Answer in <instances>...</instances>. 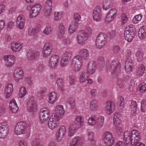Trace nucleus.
<instances>
[{"instance_id":"obj_41","label":"nucleus","mask_w":146,"mask_h":146,"mask_svg":"<svg viewBox=\"0 0 146 146\" xmlns=\"http://www.w3.org/2000/svg\"><path fill=\"white\" fill-rule=\"evenodd\" d=\"M82 141V139L79 137L74 138L70 143V146H78L79 144Z\"/></svg>"},{"instance_id":"obj_14","label":"nucleus","mask_w":146,"mask_h":146,"mask_svg":"<svg viewBox=\"0 0 146 146\" xmlns=\"http://www.w3.org/2000/svg\"><path fill=\"white\" fill-rule=\"evenodd\" d=\"M15 57L13 55H5L3 57L5 64L7 67H10L14 64L15 61Z\"/></svg>"},{"instance_id":"obj_61","label":"nucleus","mask_w":146,"mask_h":146,"mask_svg":"<svg viewBox=\"0 0 146 146\" xmlns=\"http://www.w3.org/2000/svg\"><path fill=\"white\" fill-rule=\"evenodd\" d=\"M141 110L142 112L146 111V102L143 100L141 102Z\"/></svg>"},{"instance_id":"obj_8","label":"nucleus","mask_w":146,"mask_h":146,"mask_svg":"<svg viewBox=\"0 0 146 146\" xmlns=\"http://www.w3.org/2000/svg\"><path fill=\"white\" fill-rule=\"evenodd\" d=\"M26 125L25 122L21 121L16 125L14 129V133L17 135L24 134L27 129H25Z\"/></svg>"},{"instance_id":"obj_50","label":"nucleus","mask_w":146,"mask_h":146,"mask_svg":"<svg viewBox=\"0 0 146 146\" xmlns=\"http://www.w3.org/2000/svg\"><path fill=\"white\" fill-rule=\"evenodd\" d=\"M63 80L62 78H60L57 79L56 83L59 89L62 90L63 89Z\"/></svg>"},{"instance_id":"obj_21","label":"nucleus","mask_w":146,"mask_h":146,"mask_svg":"<svg viewBox=\"0 0 146 146\" xmlns=\"http://www.w3.org/2000/svg\"><path fill=\"white\" fill-rule=\"evenodd\" d=\"M65 113L64 110L61 105L57 106L56 109L55 113L52 114V115L60 119L64 115Z\"/></svg>"},{"instance_id":"obj_23","label":"nucleus","mask_w":146,"mask_h":146,"mask_svg":"<svg viewBox=\"0 0 146 146\" xmlns=\"http://www.w3.org/2000/svg\"><path fill=\"white\" fill-rule=\"evenodd\" d=\"M7 126L4 123L0 124V138H4L7 136L8 131Z\"/></svg>"},{"instance_id":"obj_57","label":"nucleus","mask_w":146,"mask_h":146,"mask_svg":"<svg viewBox=\"0 0 146 146\" xmlns=\"http://www.w3.org/2000/svg\"><path fill=\"white\" fill-rule=\"evenodd\" d=\"M142 15L141 14H139L136 15L133 18L132 21L134 23H137L138 21H140L142 18Z\"/></svg>"},{"instance_id":"obj_28","label":"nucleus","mask_w":146,"mask_h":146,"mask_svg":"<svg viewBox=\"0 0 146 146\" xmlns=\"http://www.w3.org/2000/svg\"><path fill=\"white\" fill-rule=\"evenodd\" d=\"M9 108L13 113L17 112L19 108L15 99H12L9 104Z\"/></svg>"},{"instance_id":"obj_52","label":"nucleus","mask_w":146,"mask_h":146,"mask_svg":"<svg viewBox=\"0 0 146 146\" xmlns=\"http://www.w3.org/2000/svg\"><path fill=\"white\" fill-rule=\"evenodd\" d=\"M59 38L61 39L64 44L66 45L69 44L71 43V39L69 37L66 38L63 36L62 37Z\"/></svg>"},{"instance_id":"obj_20","label":"nucleus","mask_w":146,"mask_h":146,"mask_svg":"<svg viewBox=\"0 0 146 146\" xmlns=\"http://www.w3.org/2000/svg\"><path fill=\"white\" fill-rule=\"evenodd\" d=\"M44 10L45 11L46 15L49 17L52 13V2L51 0L47 1L44 7Z\"/></svg>"},{"instance_id":"obj_58","label":"nucleus","mask_w":146,"mask_h":146,"mask_svg":"<svg viewBox=\"0 0 146 146\" xmlns=\"http://www.w3.org/2000/svg\"><path fill=\"white\" fill-rule=\"evenodd\" d=\"M62 16V13L61 12H55L54 14V17L55 20H59Z\"/></svg>"},{"instance_id":"obj_64","label":"nucleus","mask_w":146,"mask_h":146,"mask_svg":"<svg viewBox=\"0 0 146 146\" xmlns=\"http://www.w3.org/2000/svg\"><path fill=\"white\" fill-rule=\"evenodd\" d=\"M109 36L111 39L115 38L116 36L115 31L114 30L111 31L109 33Z\"/></svg>"},{"instance_id":"obj_55","label":"nucleus","mask_w":146,"mask_h":146,"mask_svg":"<svg viewBox=\"0 0 146 146\" xmlns=\"http://www.w3.org/2000/svg\"><path fill=\"white\" fill-rule=\"evenodd\" d=\"M27 92L26 90L24 87H21L20 89L19 96L20 98H22L26 94Z\"/></svg>"},{"instance_id":"obj_24","label":"nucleus","mask_w":146,"mask_h":146,"mask_svg":"<svg viewBox=\"0 0 146 146\" xmlns=\"http://www.w3.org/2000/svg\"><path fill=\"white\" fill-rule=\"evenodd\" d=\"M15 80L19 81L22 79L24 76V72L20 68H16L14 72Z\"/></svg>"},{"instance_id":"obj_62","label":"nucleus","mask_w":146,"mask_h":146,"mask_svg":"<svg viewBox=\"0 0 146 146\" xmlns=\"http://www.w3.org/2000/svg\"><path fill=\"white\" fill-rule=\"evenodd\" d=\"M36 33V30L35 28H30L28 30L29 35L31 36H34Z\"/></svg>"},{"instance_id":"obj_12","label":"nucleus","mask_w":146,"mask_h":146,"mask_svg":"<svg viewBox=\"0 0 146 146\" xmlns=\"http://www.w3.org/2000/svg\"><path fill=\"white\" fill-rule=\"evenodd\" d=\"M102 17V9L100 7L97 6L93 11V19L95 21H101Z\"/></svg>"},{"instance_id":"obj_54","label":"nucleus","mask_w":146,"mask_h":146,"mask_svg":"<svg viewBox=\"0 0 146 146\" xmlns=\"http://www.w3.org/2000/svg\"><path fill=\"white\" fill-rule=\"evenodd\" d=\"M68 103L70 106L71 108L74 109L75 107V103L74 100L72 98H69L68 99Z\"/></svg>"},{"instance_id":"obj_39","label":"nucleus","mask_w":146,"mask_h":146,"mask_svg":"<svg viewBox=\"0 0 146 146\" xmlns=\"http://www.w3.org/2000/svg\"><path fill=\"white\" fill-rule=\"evenodd\" d=\"M56 99V94L54 92H50L49 94V102L50 104H53Z\"/></svg>"},{"instance_id":"obj_45","label":"nucleus","mask_w":146,"mask_h":146,"mask_svg":"<svg viewBox=\"0 0 146 146\" xmlns=\"http://www.w3.org/2000/svg\"><path fill=\"white\" fill-rule=\"evenodd\" d=\"M104 118L103 117L100 116L98 117L97 119V127L98 128L102 127L104 124Z\"/></svg>"},{"instance_id":"obj_31","label":"nucleus","mask_w":146,"mask_h":146,"mask_svg":"<svg viewBox=\"0 0 146 146\" xmlns=\"http://www.w3.org/2000/svg\"><path fill=\"white\" fill-rule=\"evenodd\" d=\"M89 75L87 70H84L80 75V82L83 83L87 81L88 80Z\"/></svg>"},{"instance_id":"obj_46","label":"nucleus","mask_w":146,"mask_h":146,"mask_svg":"<svg viewBox=\"0 0 146 146\" xmlns=\"http://www.w3.org/2000/svg\"><path fill=\"white\" fill-rule=\"evenodd\" d=\"M96 116L95 115H91L88 121V123L89 125H94L96 123Z\"/></svg>"},{"instance_id":"obj_25","label":"nucleus","mask_w":146,"mask_h":146,"mask_svg":"<svg viewBox=\"0 0 146 146\" xmlns=\"http://www.w3.org/2000/svg\"><path fill=\"white\" fill-rule=\"evenodd\" d=\"M121 116L120 114L118 112H116L114 114L113 117V123L116 127L119 126L121 122Z\"/></svg>"},{"instance_id":"obj_32","label":"nucleus","mask_w":146,"mask_h":146,"mask_svg":"<svg viewBox=\"0 0 146 146\" xmlns=\"http://www.w3.org/2000/svg\"><path fill=\"white\" fill-rule=\"evenodd\" d=\"M77 127L76 124L74 123L71 124L70 125L68 129V135L69 137L73 136L76 131Z\"/></svg>"},{"instance_id":"obj_40","label":"nucleus","mask_w":146,"mask_h":146,"mask_svg":"<svg viewBox=\"0 0 146 146\" xmlns=\"http://www.w3.org/2000/svg\"><path fill=\"white\" fill-rule=\"evenodd\" d=\"M46 90V88H41L38 91L37 93V97L39 100H41L43 98L44 94Z\"/></svg>"},{"instance_id":"obj_47","label":"nucleus","mask_w":146,"mask_h":146,"mask_svg":"<svg viewBox=\"0 0 146 146\" xmlns=\"http://www.w3.org/2000/svg\"><path fill=\"white\" fill-rule=\"evenodd\" d=\"M134 27V26L132 25H130L127 26L125 29V32L126 33H132V34H133V33H135L133 30Z\"/></svg>"},{"instance_id":"obj_29","label":"nucleus","mask_w":146,"mask_h":146,"mask_svg":"<svg viewBox=\"0 0 146 146\" xmlns=\"http://www.w3.org/2000/svg\"><path fill=\"white\" fill-rule=\"evenodd\" d=\"M58 38L62 37L64 36L65 32V28L63 24L61 23H60L58 28Z\"/></svg>"},{"instance_id":"obj_27","label":"nucleus","mask_w":146,"mask_h":146,"mask_svg":"<svg viewBox=\"0 0 146 146\" xmlns=\"http://www.w3.org/2000/svg\"><path fill=\"white\" fill-rule=\"evenodd\" d=\"M106 110V113L110 114L114 110L115 106L114 103L112 102L108 101L107 103Z\"/></svg>"},{"instance_id":"obj_2","label":"nucleus","mask_w":146,"mask_h":146,"mask_svg":"<svg viewBox=\"0 0 146 146\" xmlns=\"http://www.w3.org/2000/svg\"><path fill=\"white\" fill-rule=\"evenodd\" d=\"M124 137L126 140V141L129 140L131 141L132 145L139 141L141 137L140 133L139 131L136 129L132 130L131 132L128 131L125 132Z\"/></svg>"},{"instance_id":"obj_22","label":"nucleus","mask_w":146,"mask_h":146,"mask_svg":"<svg viewBox=\"0 0 146 146\" xmlns=\"http://www.w3.org/2000/svg\"><path fill=\"white\" fill-rule=\"evenodd\" d=\"M27 109L30 112H33L36 110V105L33 98H30L27 104Z\"/></svg>"},{"instance_id":"obj_44","label":"nucleus","mask_w":146,"mask_h":146,"mask_svg":"<svg viewBox=\"0 0 146 146\" xmlns=\"http://www.w3.org/2000/svg\"><path fill=\"white\" fill-rule=\"evenodd\" d=\"M98 108L97 102L96 100H92L90 102V108L92 111L96 110Z\"/></svg>"},{"instance_id":"obj_35","label":"nucleus","mask_w":146,"mask_h":146,"mask_svg":"<svg viewBox=\"0 0 146 146\" xmlns=\"http://www.w3.org/2000/svg\"><path fill=\"white\" fill-rule=\"evenodd\" d=\"M134 64V62H132L131 61L129 62H125V68L127 72L129 73L133 71V65Z\"/></svg>"},{"instance_id":"obj_60","label":"nucleus","mask_w":146,"mask_h":146,"mask_svg":"<svg viewBox=\"0 0 146 146\" xmlns=\"http://www.w3.org/2000/svg\"><path fill=\"white\" fill-rule=\"evenodd\" d=\"M87 135L88 139L89 141L94 139V134L93 132L92 131H88Z\"/></svg>"},{"instance_id":"obj_19","label":"nucleus","mask_w":146,"mask_h":146,"mask_svg":"<svg viewBox=\"0 0 146 146\" xmlns=\"http://www.w3.org/2000/svg\"><path fill=\"white\" fill-rule=\"evenodd\" d=\"M117 15V10L114 8L112 9L107 15L105 18V21L107 22H110L115 18Z\"/></svg>"},{"instance_id":"obj_16","label":"nucleus","mask_w":146,"mask_h":146,"mask_svg":"<svg viewBox=\"0 0 146 146\" xmlns=\"http://www.w3.org/2000/svg\"><path fill=\"white\" fill-rule=\"evenodd\" d=\"M26 18L24 15H19L17 18V25L20 29H22L25 25Z\"/></svg>"},{"instance_id":"obj_11","label":"nucleus","mask_w":146,"mask_h":146,"mask_svg":"<svg viewBox=\"0 0 146 146\" xmlns=\"http://www.w3.org/2000/svg\"><path fill=\"white\" fill-rule=\"evenodd\" d=\"M60 119L52 115L48 121V126L51 129H53L59 125Z\"/></svg>"},{"instance_id":"obj_42","label":"nucleus","mask_w":146,"mask_h":146,"mask_svg":"<svg viewBox=\"0 0 146 146\" xmlns=\"http://www.w3.org/2000/svg\"><path fill=\"white\" fill-rule=\"evenodd\" d=\"M138 36L141 39H144L146 37V29L143 28L139 29L138 32Z\"/></svg>"},{"instance_id":"obj_13","label":"nucleus","mask_w":146,"mask_h":146,"mask_svg":"<svg viewBox=\"0 0 146 146\" xmlns=\"http://www.w3.org/2000/svg\"><path fill=\"white\" fill-rule=\"evenodd\" d=\"M50 114L49 109L46 108H43L40 110L39 118L41 120L45 121L48 119Z\"/></svg>"},{"instance_id":"obj_30","label":"nucleus","mask_w":146,"mask_h":146,"mask_svg":"<svg viewBox=\"0 0 146 146\" xmlns=\"http://www.w3.org/2000/svg\"><path fill=\"white\" fill-rule=\"evenodd\" d=\"M13 90V84H7L5 89V93L7 98H9L12 94Z\"/></svg>"},{"instance_id":"obj_33","label":"nucleus","mask_w":146,"mask_h":146,"mask_svg":"<svg viewBox=\"0 0 146 146\" xmlns=\"http://www.w3.org/2000/svg\"><path fill=\"white\" fill-rule=\"evenodd\" d=\"M126 59L125 62H128L131 61L132 62H134V55L131 53V51L129 50H127L125 55Z\"/></svg>"},{"instance_id":"obj_59","label":"nucleus","mask_w":146,"mask_h":146,"mask_svg":"<svg viewBox=\"0 0 146 146\" xmlns=\"http://www.w3.org/2000/svg\"><path fill=\"white\" fill-rule=\"evenodd\" d=\"M69 83L71 85L74 84L76 82V80L75 77L72 75H70L69 77Z\"/></svg>"},{"instance_id":"obj_51","label":"nucleus","mask_w":146,"mask_h":146,"mask_svg":"<svg viewBox=\"0 0 146 146\" xmlns=\"http://www.w3.org/2000/svg\"><path fill=\"white\" fill-rule=\"evenodd\" d=\"M126 34V35L124 36L125 39L128 42H131L135 37V33H133V34H132V33H130Z\"/></svg>"},{"instance_id":"obj_56","label":"nucleus","mask_w":146,"mask_h":146,"mask_svg":"<svg viewBox=\"0 0 146 146\" xmlns=\"http://www.w3.org/2000/svg\"><path fill=\"white\" fill-rule=\"evenodd\" d=\"M139 91L142 93L146 91V84L145 83H141L139 86Z\"/></svg>"},{"instance_id":"obj_48","label":"nucleus","mask_w":146,"mask_h":146,"mask_svg":"<svg viewBox=\"0 0 146 146\" xmlns=\"http://www.w3.org/2000/svg\"><path fill=\"white\" fill-rule=\"evenodd\" d=\"M130 107L132 112L135 113L136 112L137 108V104L136 102L134 100H132Z\"/></svg>"},{"instance_id":"obj_26","label":"nucleus","mask_w":146,"mask_h":146,"mask_svg":"<svg viewBox=\"0 0 146 146\" xmlns=\"http://www.w3.org/2000/svg\"><path fill=\"white\" fill-rule=\"evenodd\" d=\"M96 64L93 61H91L89 63L87 70L88 75L92 74L95 71Z\"/></svg>"},{"instance_id":"obj_7","label":"nucleus","mask_w":146,"mask_h":146,"mask_svg":"<svg viewBox=\"0 0 146 146\" xmlns=\"http://www.w3.org/2000/svg\"><path fill=\"white\" fill-rule=\"evenodd\" d=\"M104 143L106 145L111 146L115 143V140L112 134L109 132H106L104 135Z\"/></svg>"},{"instance_id":"obj_18","label":"nucleus","mask_w":146,"mask_h":146,"mask_svg":"<svg viewBox=\"0 0 146 146\" xmlns=\"http://www.w3.org/2000/svg\"><path fill=\"white\" fill-rule=\"evenodd\" d=\"M66 132L65 127L63 125L60 127L56 134V140L57 141H60L63 137Z\"/></svg>"},{"instance_id":"obj_9","label":"nucleus","mask_w":146,"mask_h":146,"mask_svg":"<svg viewBox=\"0 0 146 146\" xmlns=\"http://www.w3.org/2000/svg\"><path fill=\"white\" fill-rule=\"evenodd\" d=\"M40 54L39 51L30 50L27 54V59L29 61H35L39 58Z\"/></svg>"},{"instance_id":"obj_15","label":"nucleus","mask_w":146,"mask_h":146,"mask_svg":"<svg viewBox=\"0 0 146 146\" xmlns=\"http://www.w3.org/2000/svg\"><path fill=\"white\" fill-rule=\"evenodd\" d=\"M52 49V46L50 43H46L42 49L43 56L46 57L50 55Z\"/></svg>"},{"instance_id":"obj_63","label":"nucleus","mask_w":146,"mask_h":146,"mask_svg":"<svg viewBox=\"0 0 146 146\" xmlns=\"http://www.w3.org/2000/svg\"><path fill=\"white\" fill-rule=\"evenodd\" d=\"M121 21L123 23V24L125 23L127 20V18L125 14L123 13L121 15Z\"/></svg>"},{"instance_id":"obj_43","label":"nucleus","mask_w":146,"mask_h":146,"mask_svg":"<svg viewBox=\"0 0 146 146\" xmlns=\"http://www.w3.org/2000/svg\"><path fill=\"white\" fill-rule=\"evenodd\" d=\"M143 52L141 50H139L136 53V56L137 61L138 62H141L144 60Z\"/></svg>"},{"instance_id":"obj_53","label":"nucleus","mask_w":146,"mask_h":146,"mask_svg":"<svg viewBox=\"0 0 146 146\" xmlns=\"http://www.w3.org/2000/svg\"><path fill=\"white\" fill-rule=\"evenodd\" d=\"M52 32V29L50 27H46L43 31V33L45 35H48L51 34Z\"/></svg>"},{"instance_id":"obj_1","label":"nucleus","mask_w":146,"mask_h":146,"mask_svg":"<svg viewBox=\"0 0 146 146\" xmlns=\"http://www.w3.org/2000/svg\"><path fill=\"white\" fill-rule=\"evenodd\" d=\"M90 55L89 51L86 48L81 49L79 54L75 56L72 59L71 66L76 72L81 70L83 64V61L88 59Z\"/></svg>"},{"instance_id":"obj_49","label":"nucleus","mask_w":146,"mask_h":146,"mask_svg":"<svg viewBox=\"0 0 146 146\" xmlns=\"http://www.w3.org/2000/svg\"><path fill=\"white\" fill-rule=\"evenodd\" d=\"M76 120L78 124V126L79 127H80L83 125L84 120L82 117L80 115L77 116L76 117Z\"/></svg>"},{"instance_id":"obj_37","label":"nucleus","mask_w":146,"mask_h":146,"mask_svg":"<svg viewBox=\"0 0 146 146\" xmlns=\"http://www.w3.org/2000/svg\"><path fill=\"white\" fill-rule=\"evenodd\" d=\"M77 26V23L72 21L69 25L68 30L69 33L72 34L75 32L76 31Z\"/></svg>"},{"instance_id":"obj_3","label":"nucleus","mask_w":146,"mask_h":146,"mask_svg":"<svg viewBox=\"0 0 146 146\" xmlns=\"http://www.w3.org/2000/svg\"><path fill=\"white\" fill-rule=\"evenodd\" d=\"M90 32H87L81 30L78 32L76 37L77 41L78 44L83 45L87 42L90 35L92 33V30L90 29Z\"/></svg>"},{"instance_id":"obj_36","label":"nucleus","mask_w":146,"mask_h":146,"mask_svg":"<svg viewBox=\"0 0 146 146\" xmlns=\"http://www.w3.org/2000/svg\"><path fill=\"white\" fill-rule=\"evenodd\" d=\"M23 45L20 43H12L11 45V48L14 52H18L22 48Z\"/></svg>"},{"instance_id":"obj_17","label":"nucleus","mask_w":146,"mask_h":146,"mask_svg":"<svg viewBox=\"0 0 146 146\" xmlns=\"http://www.w3.org/2000/svg\"><path fill=\"white\" fill-rule=\"evenodd\" d=\"M59 59V57L57 55H52L48 62L49 66L52 68L56 67L58 62Z\"/></svg>"},{"instance_id":"obj_34","label":"nucleus","mask_w":146,"mask_h":146,"mask_svg":"<svg viewBox=\"0 0 146 146\" xmlns=\"http://www.w3.org/2000/svg\"><path fill=\"white\" fill-rule=\"evenodd\" d=\"M113 2L112 0H104L103 2V7L105 10H107L112 6Z\"/></svg>"},{"instance_id":"obj_10","label":"nucleus","mask_w":146,"mask_h":146,"mask_svg":"<svg viewBox=\"0 0 146 146\" xmlns=\"http://www.w3.org/2000/svg\"><path fill=\"white\" fill-rule=\"evenodd\" d=\"M71 53L70 51H66L62 55L61 58L60 62V65L62 67H64L70 61L71 57Z\"/></svg>"},{"instance_id":"obj_5","label":"nucleus","mask_w":146,"mask_h":146,"mask_svg":"<svg viewBox=\"0 0 146 146\" xmlns=\"http://www.w3.org/2000/svg\"><path fill=\"white\" fill-rule=\"evenodd\" d=\"M121 65L117 60H113L110 63V70L113 75L119 76L121 74Z\"/></svg>"},{"instance_id":"obj_6","label":"nucleus","mask_w":146,"mask_h":146,"mask_svg":"<svg viewBox=\"0 0 146 146\" xmlns=\"http://www.w3.org/2000/svg\"><path fill=\"white\" fill-rule=\"evenodd\" d=\"M41 9L40 5L37 4L33 6L29 5L27 6V10L30 11V17L33 18L36 17L38 15Z\"/></svg>"},{"instance_id":"obj_38","label":"nucleus","mask_w":146,"mask_h":146,"mask_svg":"<svg viewBox=\"0 0 146 146\" xmlns=\"http://www.w3.org/2000/svg\"><path fill=\"white\" fill-rule=\"evenodd\" d=\"M145 68L143 65H141L137 70L136 75L137 78H139L143 76L144 73Z\"/></svg>"},{"instance_id":"obj_4","label":"nucleus","mask_w":146,"mask_h":146,"mask_svg":"<svg viewBox=\"0 0 146 146\" xmlns=\"http://www.w3.org/2000/svg\"><path fill=\"white\" fill-rule=\"evenodd\" d=\"M108 36L104 33H100L97 37L95 42L96 47L101 49L104 47L107 42Z\"/></svg>"}]
</instances>
